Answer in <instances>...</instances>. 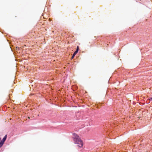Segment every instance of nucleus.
<instances>
[{"label":"nucleus","mask_w":152,"mask_h":152,"mask_svg":"<svg viewBox=\"0 0 152 152\" xmlns=\"http://www.w3.org/2000/svg\"><path fill=\"white\" fill-rule=\"evenodd\" d=\"M73 140L75 143L78 144L79 147H81L83 145V142L79 136L76 134H73Z\"/></svg>","instance_id":"f257e3e1"},{"label":"nucleus","mask_w":152,"mask_h":152,"mask_svg":"<svg viewBox=\"0 0 152 152\" xmlns=\"http://www.w3.org/2000/svg\"><path fill=\"white\" fill-rule=\"evenodd\" d=\"M79 49V47L78 46H77V49L75 51L77 53Z\"/></svg>","instance_id":"20e7f679"},{"label":"nucleus","mask_w":152,"mask_h":152,"mask_svg":"<svg viewBox=\"0 0 152 152\" xmlns=\"http://www.w3.org/2000/svg\"><path fill=\"white\" fill-rule=\"evenodd\" d=\"M28 118H30V117H28Z\"/></svg>","instance_id":"423d86ee"},{"label":"nucleus","mask_w":152,"mask_h":152,"mask_svg":"<svg viewBox=\"0 0 152 152\" xmlns=\"http://www.w3.org/2000/svg\"><path fill=\"white\" fill-rule=\"evenodd\" d=\"M77 53L75 51V52L74 53H73V56L72 57V59H73L74 56H75L76 55V54Z\"/></svg>","instance_id":"7ed1b4c3"},{"label":"nucleus","mask_w":152,"mask_h":152,"mask_svg":"<svg viewBox=\"0 0 152 152\" xmlns=\"http://www.w3.org/2000/svg\"><path fill=\"white\" fill-rule=\"evenodd\" d=\"M150 101L152 100V98H151L150 99H149Z\"/></svg>","instance_id":"39448f33"},{"label":"nucleus","mask_w":152,"mask_h":152,"mask_svg":"<svg viewBox=\"0 0 152 152\" xmlns=\"http://www.w3.org/2000/svg\"><path fill=\"white\" fill-rule=\"evenodd\" d=\"M7 137V135H6L3 138L2 141H1L0 142V148H1L2 146L3 145L4 143V142L6 140Z\"/></svg>","instance_id":"f03ea898"}]
</instances>
